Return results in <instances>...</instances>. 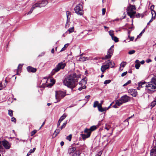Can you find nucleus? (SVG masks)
I'll use <instances>...</instances> for the list:
<instances>
[{"label":"nucleus","instance_id":"4be33fe9","mask_svg":"<svg viewBox=\"0 0 156 156\" xmlns=\"http://www.w3.org/2000/svg\"><path fill=\"white\" fill-rule=\"evenodd\" d=\"M87 60V57H81L79 59V61L81 62H84Z\"/></svg>","mask_w":156,"mask_h":156},{"label":"nucleus","instance_id":"9b49d317","mask_svg":"<svg viewBox=\"0 0 156 156\" xmlns=\"http://www.w3.org/2000/svg\"><path fill=\"white\" fill-rule=\"evenodd\" d=\"M129 93L133 96L136 97L137 94V92L136 90L134 89H130L129 90Z\"/></svg>","mask_w":156,"mask_h":156},{"label":"nucleus","instance_id":"f03ea898","mask_svg":"<svg viewBox=\"0 0 156 156\" xmlns=\"http://www.w3.org/2000/svg\"><path fill=\"white\" fill-rule=\"evenodd\" d=\"M48 3V2L46 0H43L42 1H39L37 3L34 4L30 11L26 13V14L29 15L31 14L33 11L37 8H41L45 6Z\"/></svg>","mask_w":156,"mask_h":156},{"label":"nucleus","instance_id":"393cba45","mask_svg":"<svg viewBox=\"0 0 156 156\" xmlns=\"http://www.w3.org/2000/svg\"><path fill=\"white\" fill-rule=\"evenodd\" d=\"M22 66L20 64L19 65V66L18 67V69H17V71L16 74H17V75L18 74V72H19V71H20V70L22 68Z\"/></svg>","mask_w":156,"mask_h":156},{"label":"nucleus","instance_id":"bf43d9fd","mask_svg":"<svg viewBox=\"0 0 156 156\" xmlns=\"http://www.w3.org/2000/svg\"><path fill=\"white\" fill-rule=\"evenodd\" d=\"M129 38L130 41H133L134 39V37H129Z\"/></svg>","mask_w":156,"mask_h":156},{"label":"nucleus","instance_id":"423d86ee","mask_svg":"<svg viewBox=\"0 0 156 156\" xmlns=\"http://www.w3.org/2000/svg\"><path fill=\"white\" fill-rule=\"evenodd\" d=\"M75 13L78 15H83L84 13L83 4L80 3L76 5L74 9Z\"/></svg>","mask_w":156,"mask_h":156},{"label":"nucleus","instance_id":"ea45409f","mask_svg":"<svg viewBox=\"0 0 156 156\" xmlns=\"http://www.w3.org/2000/svg\"><path fill=\"white\" fill-rule=\"evenodd\" d=\"M140 66V64L139 63H138V64H136L135 65V67L137 69H139Z\"/></svg>","mask_w":156,"mask_h":156},{"label":"nucleus","instance_id":"774afa93","mask_svg":"<svg viewBox=\"0 0 156 156\" xmlns=\"http://www.w3.org/2000/svg\"><path fill=\"white\" fill-rule=\"evenodd\" d=\"M140 62L141 64H143L145 62H144V60H142Z\"/></svg>","mask_w":156,"mask_h":156},{"label":"nucleus","instance_id":"c03bdc74","mask_svg":"<svg viewBox=\"0 0 156 156\" xmlns=\"http://www.w3.org/2000/svg\"><path fill=\"white\" fill-rule=\"evenodd\" d=\"M102 151H100L98 152V153L95 156H101L102 154Z\"/></svg>","mask_w":156,"mask_h":156},{"label":"nucleus","instance_id":"20e7f679","mask_svg":"<svg viewBox=\"0 0 156 156\" xmlns=\"http://www.w3.org/2000/svg\"><path fill=\"white\" fill-rule=\"evenodd\" d=\"M11 143L5 140L1 141L0 140V152L4 149L3 147L6 149L8 150L11 147Z\"/></svg>","mask_w":156,"mask_h":156},{"label":"nucleus","instance_id":"412c9836","mask_svg":"<svg viewBox=\"0 0 156 156\" xmlns=\"http://www.w3.org/2000/svg\"><path fill=\"white\" fill-rule=\"evenodd\" d=\"M113 51L114 50L113 49L109 48L107 52V54L110 55L112 56L113 54Z\"/></svg>","mask_w":156,"mask_h":156},{"label":"nucleus","instance_id":"7ed1b4c3","mask_svg":"<svg viewBox=\"0 0 156 156\" xmlns=\"http://www.w3.org/2000/svg\"><path fill=\"white\" fill-rule=\"evenodd\" d=\"M136 8L135 6L131 4L128 6L127 9V13L130 18H133L134 17L136 14L135 11Z\"/></svg>","mask_w":156,"mask_h":156},{"label":"nucleus","instance_id":"e433bc0d","mask_svg":"<svg viewBox=\"0 0 156 156\" xmlns=\"http://www.w3.org/2000/svg\"><path fill=\"white\" fill-rule=\"evenodd\" d=\"M135 52V51L134 50H131L128 52V54L129 55H132L134 54Z\"/></svg>","mask_w":156,"mask_h":156},{"label":"nucleus","instance_id":"603ef678","mask_svg":"<svg viewBox=\"0 0 156 156\" xmlns=\"http://www.w3.org/2000/svg\"><path fill=\"white\" fill-rule=\"evenodd\" d=\"M155 16H153V17H152V18L151 19V20H150L149 22V23H151V22L152 21L155 19Z\"/></svg>","mask_w":156,"mask_h":156},{"label":"nucleus","instance_id":"a18cd8bd","mask_svg":"<svg viewBox=\"0 0 156 156\" xmlns=\"http://www.w3.org/2000/svg\"><path fill=\"white\" fill-rule=\"evenodd\" d=\"M113 31L110 30L109 32V34L112 37L114 36V34Z\"/></svg>","mask_w":156,"mask_h":156},{"label":"nucleus","instance_id":"49530a36","mask_svg":"<svg viewBox=\"0 0 156 156\" xmlns=\"http://www.w3.org/2000/svg\"><path fill=\"white\" fill-rule=\"evenodd\" d=\"M127 73V71L124 72L122 73L121 74V76L122 77H123L125 76H126Z\"/></svg>","mask_w":156,"mask_h":156},{"label":"nucleus","instance_id":"c85d7f7f","mask_svg":"<svg viewBox=\"0 0 156 156\" xmlns=\"http://www.w3.org/2000/svg\"><path fill=\"white\" fill-rule=\"evenodd\" d=\"M66 115L65 114H64L60 118L59 120L60 121H62L66 117Z\"/></svg>","mask_w":156,"mask_h":156},{"label":"nucleus","instance_id":"58836bf2","mask_svg":"<svg viewBox=\"0 0 156 156\" xmlns=\"http://www.w3.org/2000/svg\"><path fill=\"white\" fill-rule=\"evenodd\" d=\"M111 82V80H106L104 81V84H106L109 83Z\"/></svg>","mask_w":156,"mask_h":156},{"label":"nucleus","instance_id":"b1692460","mask_svg":"<svg viewBox=\"0 0 156 156\" xmlns=\"http://www.w3.org/2000/svg\"><path fill=\"white\" fill-rule=\"evenodd\" d=\"M126 62H122L120 65V68H121V67H122L123 68H124L125 67V66L126 65ZM120 70H121V71L122 70V69L121 70L120 68Z\"/></svg>","mask_w":156,"mask_h":156},{"label":"nucleus","instance_id":"0e129e2a","mask_svg":"<svg viewBox=\"0 0 156 156\" xmlns=\"http://www.w3.org/2000/svg\"><path fill=\"white\" fill-rule=\"evenodd\" d=\"M90 95H87V96H86L85 97V98H87V99H88L90 97Z\"/></svg>","mask_w":156,"mask_h":156},{"label":"nucleus","instance_id":"e2e57ef3","mask_svg":"<svg viewBox=\"0 0 156 156\" xmlns=\"http://www.w3.org/2000/svg\"><path fill=\"white\" fill-rule=\"evenodd\" d=\"M64 142L63 141H62L60 143V145L61 146H63L64 144Z\"/></svg>","mask_w":156,"mask_h":156},{"label":"nucleus","instance_id":"13d9d810","mask_svg":"<svg viewBox=\"0 0 156 156\" xmlns=\"http://www.w3.org/2000/svg\"><path fill=\"white\" fill-rule=\"evenodd\" d=\"M151 61L152 60L150 59H148L146 61V62L147 63L151 62Z\"/></svg>","mask_w":156,"mask_h":156},{"label":"nucleus","instance_id":"f3484780","mask_svg":"<svg viewBox=\"0 0 156 156\" xmlns=\"http://www.w3.org/2000/svg\"><path fill=\"white\" fill-rule=\"evenodd\" d=\"M98 111L101 112H103L104 111H106L107 110V108L105 107L104 108H102V107H98Z\"/></svg>","mask_w":156,"mask_h":156},{"label":"nucleus","instance_id":"c756f323","mask_svg":"<svg viewBox=\"0 0 156 156\" xmlns=\"http://www.w3.org/2000/svg\"><path fill=\"white\" fill-rule=\"evenodd\" d=\"M74 27H72L70 28H69L68 30L69 31V33H71L74 31Z\"/></svg>","mask_w":156,"mask_h":156},{"label":"nucleus","instance_id":"ddd939ff","mask_svg":"<svg viewBox=\"0 0 156 156\" xmlns=\"http://www.w3.org/2000/svg\"><path fill=\"white\" fill-rule=\"evenodd\" d=\"M109 67V65L108 64V63H106L105 65H103L101 66V71L102 72H104L106 69H108Z\"/></svg>","mask_w":156,"mask_h":156},{"label":"nucleus","instance_id":"dca6fc26","mask_svg":"<svg viewBox=\"0 0 156 156\" xmlns=\"http://www.w3.org/2000/svg\"><path fill=\"white\" fill-rule=\"evenodd\" d=\"M123 103H124L121 100L120 98L119 100H118L116 101V104L119 106H120L122 105Z\"/></svg>","mask_w":156,"mask_h":156},{"label":"nucleus","instance_id":"09e8293b","mask_svg":"<svg viewBox=\"0 0 156 156\" xmlns=\"http://www.w3.org/2000/svg\"><path fill=\"white\" fill-rule=\"evenodd\" d=\"M3 85L2 84V83H0V90H2L4 88Z\"/></svg>","mask_w":156,"mask_h":156},{"label":"nucleus","instance_id":"a19ab883","mask_svg":"<svg viewBox=\"0 0 156 156\" xmlns=\"http://www.w3.org/2000/svg\"><path fill=\"white\" fill-rule=\"evenodd\" d=\"M60 129H56L54 132V133H56V136L60 132Z\"/></svg>","mask_w":156,"mask_h":156},{"label":"nucleus","instance_id":"2f4dec72","mask_svg":"<svg viewBox=\"0 0 156 156\" xmlns=\"http://www.w3.org/2000/svg\"><path fill=\"white\" fill-rule=\"evenodd\" d=\"M8 114L9 115L11 116L12 117L13 116V111L11 110H8Z\"/></svg>","mask_w":156,"mask_h":156},{"label":"nucleus","instance_id":"37998d69","mask_svg":"<svg viewBox=\"0 0 156 156\" xmlns=\"http://www.w3.org/2000/svg\"><path fill=\"white\" fill-rule=\"evenodd\" d=\"M131 81L130 80H129L128 81H127V82L126 83H125L123 85V86H124V87L126 86L127 85L130 83H131Z\"/></svg>","mask_w":156,"mask_h":156},{"label":"nucleus","instance_id":"f257e3e1","mask_svg":"<svg viewBox=\"0 0 156 156\" xmlns=\"http://www.w3.org/2000/svg\"><path fill=\"white\" fill-rule=\"evenodd\" d=\"M78 76L75 73L70 74L64 80V84L73 89L77 85Z\"/></svg>","mask_w":156,"mask_h":156},{"label":"nucleus","instance_id":"c9c22d12","mask_svg":"<svg viewBox=\"0 0 156 156\" xmlns=\"http://www.w3.org/2000/svg\"><path fill=\"white\" fill-rule=\"evenodd\" d=\"M151 14L152 15V17L154 16H156V12L155 11H154V10L151 11Z\"/></svg>","mask_w":156,"mask_h":156},{"label":"nucleus","instance_id":"cd10ccee","mask_svg":"<svg viewBox=\"0 0 156 156\" xmlns=\"http://www.w3.org/2000/svg\"><path fill=\"white\" fill-rule=\"evenodd\" d=\"M76 148L75 147H73L70 148L69 149V151L70 153H72L75 150H76Z\"/></svg>","mask_w":156,"mask_h":156},{"label":"nucleus","instance_id":"2eb2a0df","mask_svg":"<svg viewBox=\"0 0 156 156\" xmlns=\"http://www.w3.org/2000/svg\"><path fill=\"white\" fill-rule=\"evenodd\" d=\"M151 156H156V148H153L151 151Z\"/></svg>","mask_w":156,"mask_h":156},{"label":"nucleus","instance_id":"a878e982","mask_svg":"<svg viewBox=\"0 0 156 156\" xmlns=\"http://www.w3.org/2000/svg\"><path fill=\"white\" fill-rule=\"evenodd\" d=\"M99 105V102L98 101H95L94 102V105H93V107L94 108H96V107H98Z\"/></svg>","mask_w":156,"mask_h":156},{"label":"nucleus","instance_id":"4c0bfd02","mask_svg":"<svg viewBox=\"0 0 156 156\" xmlns=\"http://www.w3.org/2000/svg\"><path fill=\"white\" fill-rule=\"evenodd\" d=\"M67 122H66L64 123L61 127V129H62L63 128H65V127L66 126V124Z\"/></svg>","mask_w":156,"mask_h":156},{"label":"nucleus","instance_id":"0eeeda50","mask_svg":"<svg viewBox=\"0 0 156 156\" xmlns=\"http://www.w3.org/2000/svg\"><path fill=\"white\" fill-rule=\"evenodd\" d=\"M66 95V92L62 91H55V98L57 101H59L61 99L63 98Z\"/></svg>","mask_w":156,"mask_h":156},{"label":"nucleus","instance_id":"de8ad7c7","mask_svg":"<svg viewBox=\"0 0 156 156\" xmlns=\"http://www.w3.org/2000/svg\"><path fill=\"white\" fill-rule=\"evenodd\" d=\"M35 149H36L35 148H33L32 150L31 149L30 151V153H33L34 151H35Z\"/></svg>","mask_w":156,"mask_h":156},{"label":"nucleus","instance_id":"3c124183","mask_svg":"<svg viewBox=\"0 0 156 156\" xmlns=\"http://www.w3.org/2000/svg\"><path fill=\"white\" fill-rule=\"evenodd\" d=\"M105 9L103 8L102 9V14L103 15H105Z\"/></svg>","mask_w":156,"mask_h":156},{"label":"nucleus","instance_id":"f8f14e48","mask_svg":"<svg viewBox=\"0 0 156 156\" xmlns=\"http://www.w3.org/2000/svg\"><path fill=\"white\" fill-rule=\"evenodd\" d=\"M146 82L144 81H142L138 83V87H137V89L138 90H140L141 87H146Z\"/></svg>","mask_w":156,"mask_h":156},{"label":"nucleus","instance_id":"338daca9","mask_svg":"<svg viewBox=\"0 0 156 156\" xmlns=\"http://www.w3.org/2000/svg\"><path fill=\"white\" fill-rule=\"evenodd\" d=\"M154 143L155 144L154 146V148H156V140L155 141V142H154Z\"/></svg>","mask_w":156,"mask_h":156},{"label":"nucleus","instance_id":"4d7b16f0","mask_svg":"<svg viewBox=\"0 0 156 156\" xmlns=\"http://www.w3.org/2000/svg\"><path fill=\"white\" fill-rule=\"evenodd\" d=\"M154 5H152L150 7V9L151 11L154 10L153 9H154Z\"/></svg>","mask_w":156,"mask_h":156},{"label":"nucleus","instance_id":"39448f33","mask_svg":"<svg viewBox=\"0 0 156 156\" xmlns=\"http://www.w3.org/2000/svg\"><path fill=\"white\" fill-rule=\"evenodd\" d=\"M66 64L65 62H61L58 63L56 67L51 71V75H54L55 73L58 72L60 69H64Z\"/></svg>","mask_w":156,"mask_h":156},{"label":"nucleus","instance_id":"680f3d73","mask_svg":"<svg viewBox=\"0 0 156 156\" xmlns=\"http://www.w3.org/2000/svg\"><path fill=\"white\" fill-rule=\"evenodd\" d=\"M85 80V79H83L82 80V81H81V82L82 83H83H83H86V81Z\"/></svg>","mask_w":156,"mask_h":156},{"label":"nucleus","instance_id":"052dcab7","mask_svg":"<svg viewBox=\"0 0 156 156\" xmlns=\"http://www.w3.org/2000/svg\"><path fill=\"white\" fill-rule=\"evenodd\" d=\"M61 121H60V120H58V123L57 124L58 127L59 126H60V123H61Z\"/></svg>","mask_w":156,"mask_h":156},{"label":"nucleus","instance_id":"1a4fd4ad","mask_svg":"<svg viewBox=\"0 0 156 156\" xmlns=\"http://www.w3.org/2000/svg\"><path fill=\"white\" fill-rule=\"evenodd\" d=\"M84 132L86 133L85 134H81L80 136L82 137L83 140H85L86 139L89 137L91 134V133L89 130H88V129L86 128L84 130Z\"/></svg>","mask_w":156,"mask_h":156},{"label":"nucleus","instance_id":"7c9ffc66","mask_svg":"<svg viewBox=\"0 0 156 156\" xmlns=\"http://www.w3.org/2000/svg\"><path fill=\"white\" fill-rule=\"evenodd\" d=\"M112 38V39L115 42H117L119 41L118 38L116 37L113 36Z\"/></svg>","mask_w":156,"mask_h":156},{"label":"nucleus","instance_id":"864d4df0","mask_svg":"<svg viewBox=\"0 0 156 156\" xmlns=\"http://www.w3.org/2000/svg\"><path fill=\"white\" fill-rule=\"evenodd\" d=\"M11 121L15 122L16 121V119L14 117H12L11 119Z\"/></svg>","mask_w":156,"mask_h":156},{"label":"nucleus","instance_id":"a211bd4d","mask_svg":"<svg viewBox=\"0 0 156 156\" xmlns=\"http://www.w3.org/2000/svg\"><path fill=\"white\" fill-rule=\"evenodd\" d=\"M71 13L70 12L67 11L66 12V14L67 17V20H69L71 17Z\"/></svg>","mask_w":156,"mask_h":156},{"label":"nucleus","instance_id":"6ab92c4d","mask_svg":"<svg viewBox=\"0 0 156 156\" xmlns=\"http://www.w3.org/2000/svg\"><path fill=\"white\" fill-rule=\"evenodd\" d=\"M156 105V97L154 98V101L151 103V106L152 108Z\"/></svg>","mask_w":156,"mask_h":156},{"label":"nucleus","instance_id":"72a5a7b5","mask_svg":"<svg viewBox=\"0 0 156 156\" xmlns=\"http://www.w3.org/2000/svg\"><path fill=\"white\" fill-rule=\"evenodd\" d=\"M37 132V130L35 129L32 131L31 133V136H33Z\"/></svg>","mask_w":156,"mask_h":156},{"label":"nucleus","instance_id":"8fccbe9b","mask_svg":"<svg viewBox=\"0 0 156 156\" xmlns=\"http://www.w3.org/2000/svg\"><path fill=\"white\" fill-rule=\"evenodd\" d=\"M103 101H101V102L100 103H99V105L98 106V107H102V104L103 103Z\"/></svg>","mask_w":156,"mask_h":156},{"label":"nucleus","instance_id":"473e14b6","mask_svg":"<svg viewBox=\"0 0 156 156\" xmlns=\"http://www.w3.org/2000/svg\"><path fill=\"white\" fill-rule=\"evenodd\" d=\"M111 55H110L107 54V55L105 56L104 58V59H108L110 58L111 57Z\"/></svg>","mask_w":156,"mask_h":156},{"label":"nucleus","instance_id":"79ce46f5","mask_svg":"<svg viewBox=\"0 0 156 156\" xmlns=\"http://www.w3.org/2000/svg\"><path fill=\"white\" fill-rule=\"evenodd\" d=\"M72 138V135L70 134L66 137V139L69 140V141H71Z\"/></svg>","mask_w":156,"mask_h":156},{"label":"nucleus","instance_id":"9d476101","mask_svg":"<svg viewBox=\"0 0 156 156\" xmlns=\"http://www.w3.org/2000/svg\"><path fill=\"white\" fill-rule=\"evenodd\" d=\"M120 98L122 102L124 103L129 101L130 98L126 95H125L122 96Z\"/></svg>","mask_w":156,"mask_h":156},{"label":"nucleus","instance_id":"5701e85b","mask_svg":"<svg viewBox=\"0 0 156 156\" xmlns=\"http://www.w3.org/2000/svg\"><path fill=\"white\" fill-rule=\"evenodd\" d=\"M151 83L152 84H155L156 85V77H153L151 79Z\"/></svg>","mask_w":156,"mask_h":156},{"label":"nucleus","instance_id":"69168bd1","mask_svg":"<svg viewBox=\"0 0 156 156\" xmlns=\"http://www.w3.org/2000/svg\"><path fill=\"white\" fill-rule=\"evenodd\" d=\"M139 61L138 60H136L135 61V63H136V64H138V63H139Z\"/></svg>","mask_w":156,"mask_h":156},{"label":"nucleus","instance_id":"aec40b11","mask_svg":"<svg viewBox=\"0 0 156 156\" xmlns=\"http://www.w3.org/2000/svg\"><path fill=\"white\" fill-rule=\"evenodd\" d=\"M97 127L95 126H91L90 129H88V130H89V131L90 132V133H91V132L95 130Z\"/></svg>","mask_w":156,"mask_h":156},{"label":"nucleus","instance_id":"4468645a","mask_svg":"<svg viewBox=\"0 0 156 156\" xmlns=\"http://www.w3.org/2000/svg\"><path fill=\"white\" fill-rule=\"evenodd\" d=\"M27 70L29 72L35 73L36 72L37 69L31 66H28L27 68Z\"/></svg>","mask_w":156,"mask_h":156},{"label":"nucleus","instance_id":"f704fd0d","mask_svg":"<svg viewBox=\"0 0 156 156\" xmlns=\"http://www.w3.org/2000/svg\"><path fill=\"white\" fill-rule=\"evenodd\" d=\"M145 30V29H144L142 31L140 34L137 37V38H138L139 37H140L142 35V34L143 33Z\"/></svg>","mask_w":156,"mask_h":156},{"label":"nucleus","instance_id":"6e6d98bb","mask_svg":"<svg viewBox=\"0 0 156 156\" xmlns=\"http://www.w3.org/2000/svg\"><path fill=\"white\" fill-rule=\"evenodd\" d=\"M106 63H108V64L109 65V66H110V65H112V62H110V60H108V61H107L106 62Z\"/></svg>","mask_w":156,"mask_h":156},{"label":"nucleus","instance_id":"5fc2aeb1","mask_svg":"<svg viewBox=\"0 0 156 156\" xmlns=\"http://www.w3.org/2000/svg\"><path fill=\"white\" fill-rule=\"evenodd\" d=\"M5 83L3 85V87H4V88L6 86L7 84V81L6 80H5Z\"/></svg>","mask_w":156,"mask_h":156},{"label":"nucleus","instance_id":"6e6552de","mask_svg":"<svg viewBox=\"0 0 156 156\" xmlns=\"http://www.w3.org/2000/svg\"><path fill=\"white\" fill-rule=\"evenodd\" d=\"M146 89L147 92L150 93L154 91L156 89V85L155 84H152L150 82L147 83L146 85Z\"/></svg>","mask_w":156,"mask_h":156},{"label":"nucleus","instance_id":"bb28decb","mask_svg":"<svg viewBox=\"0 0 156 156\" xmlns=\"http://www.w3.org/2000/svg\"><path fill=\"white\" fill-rule=\"evenodd\" d=\"M68 46L69 44H66L64 45V47L60 51H64L66 49V48Z\"/></svg>","mask_w":156,"mask_h":156}]
</instances>
